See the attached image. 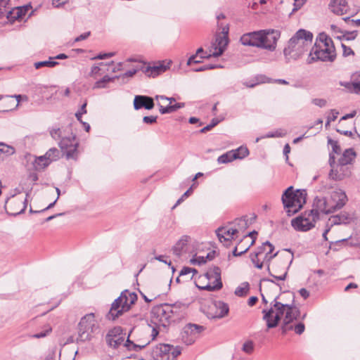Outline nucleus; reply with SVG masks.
I'll return each instance as SVG.
<instances>
[{"instance_id":"58836bf2","label":"nucleus","mask_w":360,"mask_h":360,"mask_svg":"<svg viewBox=\"0 0 360 360\" xmlns=\"http://www.w3.org/2000/svg\"><path fill=\"white\" fill-rule=\"evenodd\" d=\"M58 63L56 60H51L49 58V60H45V61H39L34 63V67L36 69H39L41 67H49V68H53L58 65Z\"/></svg>"},{"instance_id":"aec40b11","label":"nucleus","mask_w":360,"mask_h":360,"mask_svg":"<svg viewBox=\"0 0 360 360\" xmlns=\"http://www.w3.org/2000/svg\"><path fill=\"white\" fill-rule=\"evenodd\" d=\"M229 308L227 304L221 301H216L212 303L207 313L210 319H221L229 313Z\"/></svg>"},{"instance_id":"5701e85b","label":"nucleus","mask_w":360,"mask_h":360,"mask_svg":"<svg viewBox=\"0 0 360 360\" xmlns=\"http://www.w3.org/2000/svg\"><path fill=\"white\" fill-rule=\"evenodd\" d=\"M170 345L165 344L159 345L153 349L152 357L153 360H170Z\"/></svg>"},{"instance_id":"6e6552de","label":"nucleus","mask_w":360,"mask_h":360,"mask_svg":"<svg viewBox=\"0 0 360 360\" xmlns=\"http://www.w3.org/2000/svg\"><path fill=\"white\" fill-rule=\"evenodd\" d=\"M97 328L98 325L94 313L84 316L78 323L77 342H85L91 340L92 334Z\"/></svg>"},{"instance_id":"1a4fd4ad","label":"nucleus","mask_w":360,"mask_h":360,"mask_svg":"<svg viewBox=\"0 0 360 360\" xmlns=\"http://www.w3.org/2000/svg\"><path fill=\"white\" fill-rule=\"evenodd\" d=\"M174 307L169 304H164L158 306L152 310V321L156 326L166 327L170 322L173 315L177 314L176 311H173Z\"/></svg>"},{"instance_id":"0eeeda50","label":"nucleus","mask_w":360,"mask_h":360,"mask_svg":"<svg viewBox=\"0 0 360 360\" xmlns=\"http://www.w3.org/2000/svg\"><path fill=\"white\" fill-rule=\"evenodd\" d=\"M136 300L137 295L135 292L127 290H124L120 296L112 302L107 318L109 320H115L124 312L127 311Z\"/></svg>"},{"instance_id":"774afa93","label":"nucleus","mask_w":360,"mask_h":360,"mask_svg":"<svg viewBox=\"0 0 360 360\" xmlns=\"http://www.w3.org/2000/svg\"><path fill=\"white\" fill-rule=\"evenodd\" d=\"M100 70H101V68L98 66H93L91 68L90 75L92 77H96L99 75Z\"/></svg>"},{"instance_id":"c85d7f7f","label":"nucleus","mask_w":360,"mask_h":360,"mask_svg":"<svg viewBox=\"0 0 360 360\" xmlns=\"http://www.w3.org/2000/svg\"><path fill=\"white\" fill-rule=\"evenodd\" d=\"M70 129L69 127H53L49 129V134L56 141H60L64 136L70 134Z\"/></svg>"},{"instance_id":"39448f33","label":"nucleus","mask_w":360,"mask_h":360,"mask_svg":"<svg viewBox=\"0 0 360 360\" xmlns=\"http://www.w3.org/2000/svg\"><path fill=\"white\" fill-rule=\"evenodd\" d=\"M335 58V47L332 39L324 33L320 34L314 46L311 49L308 63L316 60L332 62Z\"/></svg>"},{"instance_id":"bb28decb","label":"nucleus","mask_w":360,"mask_h":360,"mask_svg":"<svg viewBox=\"0 0 360 360\" xmlns=\"http://www.w3.org/2000/svg\"><path fill=\"white\" fill-rule=\"evenodd\" d=\"M329 7L333 13L341 15L347 11V1L346 0H333Z\"/></svg>"},{"instance_id":"2eb2a0df","label":"nucleus","mask_w":360,"mask_h":360,"mask_svg":"<svg viewBox=\"0 0 360 360\" xmlns=\"http://www.w3.org/2000/svg\"><path fill=\"white\" fill-rule=\"evenodd\" d=\"M27 199L13 198L5 203V210L11 215L16 216L23 212L27 207Z\"/></svg>"},{"instance_id":"680f3d73","label":"nucleus","mask_w":360,"mask_h":360,"mask_svg":"<svg viewBox=\"0 0 360 360\" xmlns=\"http://www.w3.org/2000/svg\"><path fill=\"white\" fill-rule=\"evenodd\" d=\"M342 50H343V56H349L350 55H354V51L350 47H347L345 44H342Z\"/></svg>"},{"instance_id":"864d4df0","label":"nucleus","mask_w":360,"mask_h":360,"mask_svg":"<svg viewBox=\"0 0 360 360\" xmlns=\"http://www.w3.org/2000/svg\"><path fill=\"white\" fill-rule=\"evenodd\" d=\"M171 350L169 351L170 360H175V359L180 354L181 352L177 348L170 346Z\"/></svg>"},{"instance_id":"49530a36","label":"nucleus","mask_w":360,"mask_h":360,"mask_svg":"<svg viewBox=\"0 0 360 360\" xmlns=\"http://www.w3.org/2000/svg\"><path fill=\"white\" fill-rule=\"evenodd\" d=\"M222 66L220 65H203L198 68L193 69L194 72H202L207 70H212L215 68H221Z\"/></svg>"},{"instance_id":"c03bdc74","label":"nucleus","mask_w":360,"mask_h":360,"mask_svg":"<svg viewBox=\"0 0 360 360\" xmlns=\"http://www.w3.org/2000/svg\"><path fill=\"white\" fill-rule=\"evenodd\" d=\"M328 145H330L332 147V153H331L333 155H334L333 153L339 154L341 152V148H340V146H339L338 141H334L331 139H328Z\"/></svg>"},{"instance_id":"6ab92c4d","label":"nucleus","mask_w":360,"mask_h":360,"mask_svg":"<svg viewBox=\"0 0 360 360\" xmlns=\"http://www.w3.org/2000/svg\"><path fill=\"white\" fill-rule=\"evenodd\" d=\"M229 44V37L217 35L215 41L212 44L209 55L202 56L201 58L218 57L225 51Z\"/></svg>"},{"instance_id":"ddd939ff","label":"nucleus","mask_w":360,"mask_h":360,"mask_svg":"<svg viewBox=\"0 0 360 360\" xmlns=\"http://www.w3.org/2000/svg\"><path fill=\"white\" fill-rule=\"evenodd\" d=\"M205 330L204 326L195 324H186L181 332V340L186 345H191L200 337Z\"/></svg>"},{"instance_id":"5fc2aeb1","label":"nucleus","mask_w":360,"mask_h":360,"mask_svg":"<svg viewBox=\"0 0 360 360\" xmlns=\"http://www.w3.org/2000/svg\"><path fill=\"white\" fill-rule=\"evenodd\" d=\"M86 103H84L82 105L80 110L75 113V116H76L77 120H79V122H82V115L83 114L86 113Z\"/></svg>"},{"instance_id":"9d476101","label":"nucleus","mask_w":360,"mask_h":360,"mask_svg":"<svg viewBox=\"0 0 360 360\" xmlns=\"http://www.w3.org/2000/svg\"><path fill=\"white\" fill-rule=\"evenodd\" d=\"M200 279L208 281V283L205 285H199L196 283V286L200 289L215 291L222 288L221 269L218 266L210 268L203 276L200 277Z\"/></svg>"},{"instance_id":"bf43d9fd","label":"nucleus","mask_w":360,"mask_h":360,"mask_svg":"<svg viewBox=\"0 0 360 360\" xmlns=\"http://www.w3.org/2000/svg\"><path fill=\"white\" fill-rule=\"evenodd\" d=\"M157 116H145L143 118V122L146 124H153L157 121Z\"/></svg>"},{"instance_id":"b1692460","label":"nucleus","mask_w":360,"mask_h":360,"mask_svg":"<svg viewBox=\"0 0 360 360\" xmlns=\"http://www.w3.org/2000/svg\"><path fill=\"white\" fill-rule=\"evenodd\" d=\"M29 10L28 6L16 7L10 9L6 12L5 16L9 20H22L25 16L26 12Z\"/></svg>"},{"instance_id":"f257e3e1","label":"nucleus","mask_w":360,"mask_h":360,"mask_svg":"<svg viewBox=\"0 0 360 360\" xmlns=\"http://www.w3.org/2000/svg\"><path fill=\"white\" fill-rule=\"evenodd\" d=\"M276 300L277 297L271 302V309L262 311L263 319L266 322L268 328H273L278 326L279 321L283 316L281 330L282 333L285 334L293 328L292 321L298 318L300 311L293 305L285 304Z\"/></svg>"},{"instance_id":"4468645a","label":"nucleus","mask_w":360,"mask_h":360,"mask_svg":"<svg viewBox=\"0 0 360 360\" xmlns=\"http://www.w3.org/2000/svg\"><path fill=\"white\" fill-rule=\"evenodd\" d=\"M329 165L330 171L329 177L335 181H340L350 174L349 167L347 165H341L340 162H335V157L332 153L329 155Z\"/></svg>"},{"instance_id":"e433bc0d","label":"nucleus","mask_w":360,"mask_h":360,"mask_svg":"<svg viewBox=\"0 0 360 360\" xmlns=\"http://www.w3.org/2000/svg\"><path fill=\"white\" fill-rule=\"evenodd\" d=\"M14 153L15 148L13 147L4 143H0V155L4 154L6 156H8L13 155Z\"/></svg>"},{"instance_id":"338daca9","label":"nucleus","mask_w":360,"mask_h":360,"mask_svg":"<svg viewBox=\"0 0 360 360\" xmlns=\"http://www.w3.org/2000/svg\"><path fill=\"white\" fill-rule=\"evenodd\" d=\"M138 70L137 69H131L128 71H127L125 73H124L122 75V77H133L136 72Z\"/></svg>"},{"instance_id":"20e7f679","label":"nucleus","mask_w":360,"mask_h":360,"mask_svg":"<svg viewBox=\"0 0 360 360\" xmlns=\"http://www.w3.org/2000/svg\"><path fill=\"white\" fill-rule=\"evenodd\" d=\"M249 225L248 219L246 217H243L226 226L219 227L216 230V233L220 243L229 248L231 245L232 240L243 234Z\"/></svg>"},{"instance_id":"a878e982","label":"nucleus","mask_w":360,"mask_h":360,"mask_svg":"<svg viewBox=\"0 0 360 360\" xmlns=\"http://www.w3.org/2000/svg\"><path fill=\"white\" fill-rule=\"evenodd\" d=\"M189 239L190 238L188 236H183L172 248L174 255L180 257L184 252H186V248Z\"/></svg>"},{"instance_id":"393cba45","label":"nucleus","mask_w":360,"mask_h":360,"mask_svg":"<svg viewBox=\"0 0 360 360\" xmlns=\"http://www.w3.org/2000/svg\"><path fill=\"white\" fill-rule=\"evenodd\" d=\"M255 243V240H252L250 241H248L247 240L243 238L236 245L232 251V254L235 257L240 256L245 252H246L249 248Z\"/></svg>"},{"instance_id":"f704fd0d","label":"nucleus","mask_w":360,"mask_h":360,"mask_svg":"<svg viewBox=\"0 0 360 360\" xmlns=\"http://www.w3.org/2000/svg\"><path fill=\"white\" fill-rule=\"evenodd\" d=\"M51 162L46 158V155L37 158L34 160V167L36 169H43L47 167Z\"/></svg>"},{"instance_id":"412c9836","label":"nucleus","mask_w":360,"mask_h":360,"mask_svg":"<svg viewBox=\"0 0 360 360\" xmlns=\"http://www.w3.org/2000/svg\"><path fill=\"white\" fill-rule=\"evenodd\" d=\"M330 204L326 198L316 197L313 202V208L311 211L316 213L317 217L319 218V214H330L333 213V210L330 209Z\"/></svg>"},{"instance_id":"e2e57ef3","label":"nucleus","mask_w":360,"mask_h":360,"mask_svg":"<svg viewBox=\"0 0 360 360\" xmlns=\"http://www.w3.org/2000/svg\"><path fill=\"white\" fill-rule=\"evenodd\" d=\"M257 234V233L255 231H253L252 232L248 233L246 235H244L243 236V238L247 240L248 241H250V240H252L253 239L255 240V239H256L255 236Z\"/></svg>"},{"instance_id":"423d86ee","label":"nucleus","mask_w":360,"mask_h":360,"mask_svg":"<svg viewBox=\"0 0 360 360\" xmlns=\"http://www.w3.org/2000/svg\"><path fill=\"white\" fill-rule=\"evenodd\" d=\"M307 192L305 190L293 191V187H288L282 195V202L288 215L297 213L306 202Z\"/></svg>"},{"instance_id":"9b49d317","label":"nucleus","mask_w":360,"mask_h":360,"mask_svg":"<svg viewBox=\"0 0 360 360\" xmlns=\"http://www.w3.org/2000/svg\"><path fill=\"white\" fill-rule=\"evenodd\" d=\"M319 219L316 213L309 210L305 212L300 217L292 219L291 224L297 231H307L314 227L315 223Z\"/></svg>"},{"instance_id":"c9c22d12","label":"nucleus","mask_w":360,"mask_h":360,"mask_svg":"<svg viewBox=\"0 0 360 360\" xmlns=\"http://www.w3.org/2000/svg\"><path fill=\"white\" fill-rule=\"evenodd\" d=\"M287 134V132L285 129H278L274 131H269L262 138H278V137H283Z\"/></svg>"},{"instance_id":"a19ab883","label":"nucleus","mask_w":360,"mask_h":360,"mask_svg":"<svg viewBox=\"0 0 360 360\" xmlns=\"http://www.w3.org/2000/svg\"><path fill=\"white\" fill-rule=\"evenodd\" d=\"M45 155L51 162L52 161L56 160L59 158L60 152L57 148H50Z\"/></svg>"},{"instance_id":"ea45409f","label":"nucleus","mask_w":360,"mask_h":360,"mask_svg":"<svg viewBox=\"0 0 360 360\" xmlns=\"http://www.w3.org/2000/svg\"><path fill=\"white\" fill-rule=\"evenodd\" d=\"M236 156V159H243L248 155L249 150L246 147L240 146L236 150H233Z\"/></svg>"},{"instance_id":"72a5a7b5","label":"nucleus","mask_w":360,"mask_h":360,"mask_svg":"<svg viewBox=\"0 0 360 360\" xmlns=\"http://www.w3.org/2000/svg\"><path fill=\"white\" fill-rule=\"evenodd\" d=\"M197 270L195 269H193V268H191V267H188V266H184L183 267V269L181 270L180 273H179V277L176 278V281L177 282H179V277L181 276H188V280H191L193 277V276L197 274Z\"/></svg>"},{"instance_id":"f03ea898","label":"nucleus","mask_w":360,"mask_h":360,"mask_svg":"<svg viewBox=\"0 0 360 360\" xmlns=\"http://www.w3.org/2000/svg\"><path fill=\"white\" fill-rule=\"evenodd\" d=\"M281 33L276 30H262L243 34L240 39L244 46H250L273 51L276 48Z\"/></svg>"},{"instance_id":"de8ad7c7","label":"nucleus","mask_w":360,"mask_h":360,"mask_svg":"<svg viewBox=\"0 0 360 360\" xmlns=\"http://www.w3.org/2000/svg\"><path fill=\"white\" fill-rule=\"evenodd\" d=\"M242 350L247 353V354H251L254 351V343L252 340L246 341L242 347Z\"/></svg>"},{"instance_id":"4be33fe9","label":"nucleus","mask_w":360,"mask_h":360,"mask_svg":"<svg viewBox=\"0 0 360 360\" xmlns=\"http://www.w3.org/2000/svg\"><path fill=\"white\" fill-rule=\"evenodd\" d=\"M155 103L153 98L147 96L138 95L134 97V107L135 110L145 108L146 110H151L154 108Z\"/></svg>"},{"instance_id":"a211bd4d","label":"nucleus","mask_w":360,"mask_h":360,"mask_svg":"<svg viewBox=\"0 0 360 360\" xmlns=\"http://www.w3.org/2000/svg\"><path fill=\"white\" fill-rule=\"evenodd\" d=\"M347 201V197L345 193L340 188H335L332 191L330 198L328 200L330 204V207L333 210V212L343 207Z\"/></svg>"},{"instance_id":"cd10ccee","label":"nucleus","mask_w":360,"mask_h":360,"mask_svg":"<svg viewBox=\"0 0 360 360\" xmlns=\"http://www.w3.org/2000/svg\"><path fill=\"white\" fill-rule=\"evenodd\" d=\"M356 157V153L353 148L346 149L342 156L339 158L338 162L341 165H352Z\"/></svg>"},{"instance_id":"603ef678","label":"nucleus","mask_w":360,"mask_h":360,"mask_svg":"<svg viewBox=\"0 0 360 360\" xmlns=\"http://www.w3.org/2000/svg\"><path fill=\"white\" fill-rule=\"evenodd\" d=\"M311 103L320 108H323L327 105V101L324 98H314L311 100Z\"/></svg>"},{"instance_id":"dca6fc26","label":"nucleus","mask_w":360,"mask_h":360,"mask_svg":"<svg viewBox=\"0 0 360 360\" xmlns=\"http://www.w3.org/2000/svg\"><path fill=\"white\" fill-rule=\"evenodd\" d=\"M124 336L121 327H115L108 333L106 342L109 346L115 349L122 344L124 345Z\"/></svg>"},{"instance_id":"473e14b6","label":"nucleus","mask_w":360,"mask_h":360,"mask_svg":"<svg viewBox=\"0 0 360 360\" xmlns=\"http://www.w3.org/2000/svg\"><path fill=\"white\" fill-rule=\"evenodd\" d=\"M148 343L149 342L142 345L135 344L132 341H131L128 337L124 342V347H127V349L129 351L139 352L143 349L144 347H146L148 345Z\"/></svg>"},{"instance_id":"2f4dec72","label":"nucleus","mask_w":360,"mask_h":360,"mask_svg":"<svg viewBox=\"0 0 360 360\" xmlns=\"http://www.w3.org/2000/svg\"><path fill=\"white\" fill-rule=\"evenodd\" d=\"M236 160V156L233 153V150L226 152V153L220 155L217 158V162L219 164H226L232 162L233 160Z\"/></svg>"},{"instance_id":"3c124183","label":"nucleus","mask_w":360,"mask_h":360,"mask_svg":"<svg viewBox=\"0 0 360 360\" xmlns=\"http://www.w3.org/2000/svg\"><path fill=\"white\" fill-rule=\"evenodd\" d=\"M206 262V258L202 256H195L191 259V263L193 264H202Z\"/></svg>"},{"instance_id":"7ed1b4c3","label":"nucleus","mask_w":360,"mask_h":360,"mask_svg":"<svg viewBox=\"0 0 360 360\" xmlns=\"http://www.w3.org/2000/svg\"><path fill=\"white\" fill-rule=\"evenodd\" d=\"M311 32L304 29L299 30L288 41L283 53L286 58L297 60L306 52L312 41Z\"/></svg>"},{"instance_id":"7c9ffc66","label":"nucleus","mask_w":360,"mask_h":360,"mask_svg":"<svg viewBox=\"0 0 360 360\" xmlns=\"http://www.w3.org/2000/svg\"><path fill=\"white\" fill-rule=\"evenodd\" d=\"M169 68V66L160 64L153 67H146L144 72L148 77H155L158 75L164 72Z\"/></svg>"},{"instance_id":"f8f14e48","label":"nucleus","mask_w":360,"mask_h":360,"mask_svg":"<svg viewBox=\"0 0 360 360\" xmlns=\"http://www.w3.org/2000/svg\"><path fill=\"white\" fill-rule=\"evenodd\" d=\"M58 146L65 153L67 159L77 158L79 143L76 141L75 135L71 131L58 142Z\"/></svg>"},{"instance_id":"c756f323","label":"nucleus","mask_w":360,"mask_h":360,"mask_svg":"<svg viewBox=\"0 0 360 360\" xmlns=\"http://www.w3.org/2000/svg\"><path fill=\"white\" fill-rule=\"evenodd\" d=\"M341 84L352 92L360 94V72L353 75L352 82L351 83L346 82L345 84L342 83Z\"/></svg>"},{"instance_id":"f3484780","label":"nucleus","mask_w":360,"mask_h":360,"mask_svg":"<svg viewBox=\"0 0 360 360\" xmlns=\"http://www.w3.org/2000/svg\"><path fill=\"white\" fill-rule=\"evenodd\" d=\"M355 219L356 216L354 212L343 211L338 214L330 217L326 223V226H329V228H332L333 226L335 225H346L350 224Z\"/></svg>"},{"instance_id":"0e129e2a","label":"nucleus","mask_w":360,"mask_h":360,"mask_svg":"<svg viewBox=\"0 0 360 360\" xmlns=\"http://www.w3.org/2000/svg\"><path fill=\"white\" fill-rule=\"evenodd\" d=\"M90 34H91L90 32H86L85 33H83L75 39V42L85 40L90 36Z\"/></svg>"},{"instance_id":"a18cd8bd","label":"nucleus","mask_w":360,"mask_h":360,"mask_svg":"<svg viewBox=\"0 0 360 360\" xmlns=\"http://www.w3.org/2000/svg\"><path fill=\"white\" fill-rule=\"evenodd\" d=\"M52 330V328L49 326H46L45 328L40 333H35L32 335L34 338H43L49 334Z\"/></svg>"},{"instance_id":"69168bd1","label":"nucleus","mask_w":360,"mask_h":360,"mask_svg":"<svg viewBox=\"0 0 360 360\" xmlns=\"http://www.w3.org/2000/svg\"><path fill=\"white\" fill-rule=\"evenodd\" d=\"M169 305L174 307L173 311H176L177 314H179V311L182 308H185V305L181 302H176L173 304H169Z\"/></svg>"},{"instance_id":"8fccbe9b","label":"nucleus","mask_w":360,"mask_h":360,"mask_svg":"<svg viewBox=\"0 0 360 360\" xmlns=\"http://www.w3.org/2000/svg\"><path fill=\"white\" fill-rule=\"evenodd\" d=\"M218 27L221 30V32L219 35L221 37H228L229 27L228 24L224 25L223 23L218 22Z\"/></svg>"},{"instance_id":"79ce46f5","label":"nucleus","mask_w":360,"mask_h":360,"mask_svg":"<svg viewBox=\"0 0 360 360\" xmlns=\"http://www.w3.org/2000/svg\"><path fill=\"white\" fill-rule=\"evenodd\" d=\"M10 0H0V18L5 16L6 12L10 9Z\"/></svg>"},{"instance_id":"37998d69","label":"nucleus","mask_w":360,"mask_h":360,"mask_svg":"<svg viewBox=\"0 0 360 360\" xmlns=\"http://www.w3.org/2000/svg\"><path fill=\"white\" fill-rule=\"evenodd\" d=\"M249 290V285L248 283H244L241 285L238 286L236 290L235 294L238 296H243L247 294Z\"/></svg>"},{"instance_id":"6e6d98bb","label":"nucleus","mask_w":360,"mask_h":360,"mask_svg":"<svg viewBox=\"0 0 360 360\" xmlns=\"http://www.w3.org/2000/svg\"><path fill=\"white\" fill-rule=\"evenodd\" d=\"M260 254H261V252H259L256 253L255 255L252 256V258H251V260H252V263L255 264V266L257 268H258L259 269H261L262 268V266H263L262 262H259V260L257 259L258 255H260Z\"/></svg>"},{"instance_id":"4d7b16f0","label":"nucleus","mask_w":360,"mask_h":360,"mask_svg":"<svg viewBox=\"0 0 360 360\" xmlns=\"http://www.w3.org/2000/svg\"><path fill=\"white\" fill-rule=\"evenodd\" d=\"M158 105L160 107V112L161 114H167V113H171V106L170 105H167V106H163L161 103H158Z\"/></svg>"},{"instance_id":"13d9d810","label":"nucleus","mask_w":360,"mask_h":360,"mask_svg":"<svg viewBox=\"0 0 360 360\" xmlns=\"http://www.w3.org/2000/svg\"><path fill=\"white\" fill-rule=\"evenodd\" d=\"M115 56V52H110L106 53H100L98 56H95L94 59L103 60L108 58H110Z\"/></svg>"},{"instance_id":"4c0bfd02","label":"nucleus","mask_w":360,"mask_h":360,"mask_svg":"<svg viewBox=\"0 0 360 360\" xmlns=\"http://www.w3.org/2000/svg\"><path fill=\"white\" fill-rule=\"evenodd\" d=\"M114 77H110L108 75L104 76L101 79L97 81L94 85V89H101L105 88V85L108 82H112L114 80Z\"/></svg>"},{"instance_id":"09e8293b","label":"nucleus","mask_w":360,"mask_h":360,"mask_svg":"<svg viewBox=\"0 0 360 360\" xmlns=\"http://www.w3.org/2000/svg\"><path fill=\"white\" fill-rule=\"evenodd\" d=\"M292 326L293 328L292 330H294L296 334L301 335L304 333L305 326L303 323L299 322L295 324H292Z\"/></svg>"},{"instance_id":"052dcab7","label":"nucleus","mask_w":360,"mask_h":360,"mask_svg":"<svg viewBox=\"0 0 360 360\" xmlns=\"http://www.w3.org/2000/svg\"><path fill=\"white\" fill-rule=\"evenodd\" d=\"M338 114L339 112L336 110H330V115L328 117V122H334L337 119Z\"/></svg>"}]
</instances>
